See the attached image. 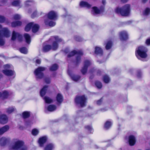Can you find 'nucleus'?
Masks as SVG:
<instances>
[{"label":"nucleus","mask_w":150,"mask_h":150,"mask_svg":"<svg viewBox=\"0 0 150 150\" xmlns=\"http://www.w3.org/2000/svg\"><path fill=\"white\" fill-rule=\"evenodd\" d=\"M131 11L130 5L127 4L121 7H117L115 9V13L122 16H127L129 15Z\"/></svg>","instance_id":"f257e3e1"},{"label":"nucleus","mask_w":150,"mask_h":150,"mask_svg":"<svg viewBox=\"0 0 150 150\" xmlns=\"http://www.w3.org/2000/svg\"><path fill=\"white\" fill-rule=\"evenodd\" d=\"M148 51V50L146 47L143 46H140L135 50L136 56L138 58V57L142 58H146L147 57V52Z\"/></svg>","instance_id":"f03ea898"},{"label":"nucleus","mask_w":150,"mask_h":150,"mask_svg":"<svg viewBox=\"0 0 150 150\" xmlns=\"http://www.w3.org/2000/svg\"><path fill=\"white\" fill-rule=\"evenodd\" d=\"M87 98L84 95L77 96L74 98V102L77 105H79L81 107L86 105Z\"/></svg>","instance_id":"7ed1b4c3"},{"label":"nucleus","mask_w":150,"mask_h":150,"mask_svg":"<svg viewBox=\"0 0 150 150\" xmlns=\"http://www.w3.org/2000/svg\"><path fill=\"white\" fill-rule=\"evenodd\" d=\"M46 68L44 67H39L36 69L34 72L37 79H42L44 77V74L43 71H45Z\"/></svg>","instance_id":"20e7f679"},{"label":"nucleus","mask_w":150,"mask_h":150,"mask_svg":"<svg viewBox=\"0 0 150 150\" xmlns=\"http://www.w3.org/2000/svg\"><path fill=\"white\" fill-rule=\"evenodd\" d=\"M24 142L18 140L15 142L14 144L13 145L12 149L15 150H27L26 147H23Z\"/></svg>","instance_id":"39448f33"},{"label":"nucleus","mask_w":150,"mask_h":150,"mask_svg":"<svg viewBox=\"0 0 150 150\" xmlns=\"http://www.w3.org/2000/svg\"><path fill=\"white\" fill-rule=\"evenodd\" d=\"M51 50L53 51L56 50V40L53 42L52 45L47 44L44 46L42 47V51L45 52H48Z\"/></svg>","instance_id":"423d86ee"},{"label":"nucleus","mask_w":150,"mask_h":150,"mask_svg":"<svg viewBox=\"0 0 150 150\" xmlns=\"http://www.w3.org/2000/svg\"><path fill=\"white\" fill-rule=\"evenodd\" d=\"M102 3L104 6H101L100 8L98 9L96 6H93L92 8L95 14H98L101 13H103L105 11V7L104 5L105 4L106 1L105 0H103Z\"/></svg>","instance_id":"0eeeda50"},{"label":"nucleus","mask_w":150,"mask_h":150,"mask_svg":"<svg viewBox=\"0 0 150 150\" xmlns=\"http://www.w3.org/2000/svg\"><path fill=\"white\" fill-rule=\"evenodd\" d=\"M90 61L86 60L84 62V64L83 67L81 70V72L83 75L85 74L87 72L88 67L91 65Z\"/></svg>","instance_id":"6e6552de"},{"label":"nucleus","mask_w":150,"mask_h":150,"mask_svg":"<svg viewBox=\"0 0 150 150\" xmlns=\"http://www.w3.org/2000/svg\"><path fill=\"white\" fill-rule=\"evenodd\" d=\"M10 33L7 28H3L2 30H0V36L2 37H5L6 38H8L10 36Z\"/></svg>","instance_id":"1a4fd4ad"},{"label":"nucleus","mask_w":150,"mask_h":150,"mask_svg":"<svg viewBox=\"0 0 150 150\" xmlns=\"http://www.w3.org/2000/svg\"><path fill=\"white\" fill-rule=\"evenodd\" d=\"M119 38L120 40L126 41L128 39L127 33L125 31H122L119 33Z\"/></svg>","instance_id":"9d476101"},{"label":"nucleus","mask_w":150,"mask_h":150,"mask_svg":"<svg viewBox=\"0 0 150 150\" xmlns=\"http://www.w3.org/2000/svg\"><path fill=\"white\" fill-rule=\"evenodd\" d=\"M76 54L83 55V53L81 50H79L78 51H76V50H74L69 53L67 55V57L68 58H70L71 57L74 56Z\"/></svg>","instance_id":"9b49d317"},{"label":"nucleus","mask_w":150,"mask_h":150,"mask_svg":"<svg viewBox=\"0 0 150 150\" xmlns=\"http://www.w3.org/2000/svg\"><path fill=\"white\" fill-rule=\"evenodd\" d=\"M10 96L9 92L6 90H4L0 92V98L2 100H4L7 99Z\"/></svg>","instance_id":"f8f14e48"},{"label":"nucleus","mask_w":150,"mask_h":150,"mask_svg":"<svg viewBox=\"0 0 150 150\" xmlns=\"http://www.w3.org/2000/svg\"><path fill=\"white\" fill-rule=\"evenodd\" d=\"M45 17H47V19L52 20L56 17V13L53 11H51L46 14Z\"/></svg>","instance_id":"ddd939ff"},{"label":"nucleus","mask_w":150,"mask_h":150,"mask_svg":"<svg viewBox=\"0 0 150 150\" xmlns=\"http://www.w3.org/2000/svg\"><path fill=\"white\" fill-rule=\"evenodd\" d=\"M47 140V137L46 136L40 137L38 140V143L40 147L44 146V144L46 142Z\"/></svg>","instance_id":"4468645a"},{"label":"nucleus","mask_w":150,"mask_h":150,"mask_svg":"<svg viewBox=\"0 0 150 150\" xmlns=\"http://www.w3.org/2000/svg\"><path fill=\"white\" fill-rule=\"evenodd\" d=\"M68 73L71 79L75 81H79L81 78V76L79 75L72 74L69 70H68Z\"/></svg>","instance_id":"2eb2a0df"},{"label":"nucleus","mask_w":150,"mask_h":150,"mask_svg":"<svg viewBox=\"0 0 150 150\" xmlns=\"http://www.w3.org/2000/svg\"><path fill=\"white\" fill-rule=\"evenodd\" d=\"M128 142L130 146H133L136 142V139L135 136L133 135H130L128 137Z\"/></svg>","instance_id":"dca6fc26"},{"label":"nucleus","mask_w":150,"mask_h":150,"mask_svg":"<svg viewBox=\"0 0 150 150\" xmlns=\"http://www.w3.org/2000/svg\"><path fill=\"white\" fill-rule=\"evenodd\" d=\"M3 73L7 76H12L15 74L14 70L10 69H4L2 71Z\"/></svg>","instance_id":"f3484780"},{"label":"nucleus","mask_w":150,"mask_h":150,"mask_svg":"<svg viewBox=\"0 0 150 150\" xmlns=\"http://www.w3.org/2000/svg\"><path fill=\"white\" fill-rule=\"evenodd\" d=\"M94 52L96 54L100 56H103V54L102 49L98 46H96L95 47Z\"/></svg>","instance_id":"a211bd4d"},{"label":"nucleus","mask_w":150,"mask_h":150,"mask_svg":"<svg viewBox=\"0 0 150 150\" xmlns=\"http://www.w3.org/2000/svg\"><path fill=\"white\" fill-rule=\"evenodd\" d=\"M8 118L6 115H0V123L4 124L7 123L8 121Z\"/></svg>","instance_id":"6ab92c4d"},{"label":"nucleus","mask_w":150,"mask_h":150,"mask_svg":"<svg viewBox=\"0 0 150 150\" xmlns=\"http://www.w3.org/2000/svg\"><path fill=\"white\" fill-rule=\"evenodd\" d=\"M64 100L63 96L60 93L57 94V106H59Z\"/></svg>","instance_id":"aec40b11"},{"label":"nucleus","mask_w":150,"mask_h":150,"mask_svg":"<svg viewBox=\"0 0 150 150\" xmlns=\"http://www.w3.org/2000/svg\"><path fill=\"white\" fill-rule=\"evenodd\" d=\"M40 28L39 25L36 23H34L33 22L32 29V32L33 33L37 32L39 30Z\"/></svg>","instance_id":"412c9836"},{"label":"nucleus","mask_w":150,"mask_h":150,"mask_svg":"<svg viewBox=\"0 0 150 150\" xmlns=\"http://www.w3.org/2000/svg\"><path fill=\"white\" fill-rule=\"evenodd\" d=\"M83 55H77L76 57L75 60L74 61V63L75 65L76 66H78L81 61V57Z\"/></svg>","instance_id":"4be33fe9"},{"label":"nucleus","mask_w":150,"mask_h":150,"mask_svg":"<svg viewBox=\"0 0 150 150\" xmlns=\"http://www.w3.org/2000/svg\"><path fill=\"white\" fill-rule=\"evenodd\" d=\"M112 125V123L111 121L108 120L107 121L104 123L103 128L106 130H107L110 129Z\"/></svg>","instance_id":"5701e85b"},{"label":"nucleus","mask_w":150,"mask_h":150,"mask_svg":"<svg viewBox=\"0 0 150 150\" xmlns=\"http://www.w3.org/2000/svg\"><path fill=\"white\" fill-rule=\"evenodd\" d=\"M79 5L81 7H86L88 8H90L91 7V5L90 4L87 2L83 1H81Z\"/></svg>","instance_id":"b1692460"},{"label":"nucleus","mask_w":150,"mask_h":150,"mask_svg":"<svg viewBox=\"0 0 150 150\" xmlns=\"http://www.w3.org/2000/svg\"><path fill=\"white\" fill-rule=\"evenodd\" d=\"M48 88V86L45 85L44 86L43 88L40 90V94L41 96L43 97L46 94L47 89Z\"/></svg>","instance_id":"393cba45"},{"label":"nucleus","mask_w":150,"mask_h":150,"mask_svg":"<svg viewBox=\"0 0 150 150\" xmlns=\"http://www.w3.org/2000/svg\"><path fill=\"white\" fill-rule=\"evenodd\" d=\"M9 129V127L8 125H6L0 128V135L3 134L4 132L8 130Z\"/></svg>","instance_id":"a878e982"},{"label":"nucleus","mask_w":150,"mask_h":150,"mask_svg":"<svg viewBox=\"0 0 150 150\" xmlns=\"http://www.w3.org/2000/svg\"><path fill=\"white\" fill-rule=\"evenodd\" d=\"M44 23L46 25L51 27L54 26L55 25V22L52 21H49L48 19H45L44 20Z\"/></svg>","instance_id":"bb28decb"},{"label":"nucleus","mask_w":150,"mask_h":150,"mask_svg":"<svg viewBox=\"0 0 150 150\" xmlns=\"http://www.w3.org/2000/svg\"><path fill=\"white\" fill-rule=\"evenodd\" d=\"M22 25V22L18 21L12 22L11 23V26L13 28H15L17 26H21Z\"/></svg>","instance_id":"cd10ccee"},{"label":"nucleus","mask_w":150,"mask_h":150,"mask_svg":"<svg viewBox=\"0 0 150 150\" xmlns=\"http://www.w3.org/2000/svg\"><path fill=\"white\" fill-rule=\"evenodd\" d=\"M33 23V22H31L28 23L25 28V30L27 32L29 31L31 29H32V27Z\"/></svg>","instance_id":"c85d7f7f"},{"label":"nucleus","mask_w":150,"mask_h":150,"mask_svg":"<svg viewBox=\"0 0 150 150\" xmlns=\"http://www.w3.org/2000/svg\"><path fill=\"white\" fill-rule=\"evenodd\" d=\"M112 42L111 40L108 41L106 44L105 48L106 50H110L112 48Z\"/></svg>","instance_id":"c756f323"},{"label":"nucleus","mask_w":150,"mask_h":150,"mask_svg":"<svg viewBox=\"0 0 150 150\" xmlns=\"http://www.w3.org/2000/svg\"><path fill=\"white\" fill-rule=\"evenodd\" d=\"M24 37L26 42L28 44H30L31 42V37L30 35L28 33H25L24 34Z\"/></svg>","instance_id":"7c9ffc66"},{"label":"nucleus","mask_w":150,"mask_h":150,"mask_svg":"<svg viewBox=\"0 0 150 150\" xmlns=\"http://www.w3.org/2000/svg\"><path fill=\"white\" fill-rule=\"evenodd\" d=\"M30 115V112L28 111H25L23 112L22 113V117L23 119H26L29 117Z\"/></svg>","instance_id":"2f4dec72"},{"label":"nucleus","mask_w":150,"mask_h":150,"mask_svg":"<svg viewBox=\"0 0 150 150\" xmlns=\"http://www.w3.org/2000/svg\"><path fill=\"white\" fill-rule=\"evenodd\" d=\"M8 140L5 137H2L0 139V144L1 146L5 145L8 142Z\"/></svg>","instance_id":"473e14b6"},{"label":"nucleus","mask_w":150,"mask_h":150,"mask_svg":"<svg viewBox=\"0 0 150 150\" xmlns=\"http://www.w3.org/2000/svg\"><path fill=\"white\" fill-rule=\"evenodd\" d=\"M56 108V106L55 105H50L47 106V110L49 111L52 112L55 110Z\"/></svg>","instance_id":"72a5a7b5"},{"label":"nucleus","mask_w":150,"mask_h":150,"mask_svg":"<svg viewBox=\"0 0 150 150\" xmlns=\"http://www.w3.org/2000/svg\"><path fill=\"white\" fill-rule=\"evenodd\" d=\"M54 145L51 143L47 144L45 146L44 150H52L54 148Z\"/></svg>","instance_id":"f704fd0d"},{"label":"nucleus","mask_w":150,"mask_h":150,"mask_svg":"<svg viewBox=\"0 0 150 150\" xmlns=\"http://www.w3.org/2000/svg\"><path fill=\"white\" fill-rule=\"evenodd\" d=\"M44 99L45 103L48 104H50L52 103L53 100L52 99L50 98L49 97L47 96H45L44 98Z\"/></svg>","instance_id":"c9c22d12"},{"label":"nucleus","mask_w":150,"mask_h":150,"mask_svg":"<svg viewBox=\"0 0 150 150\" xmlns=\"http://www.w3.org/2000/svg\"><path fill=\"white\" fill-rule=\"evenodd\" d=\"M19 51L22 53L26 54L28 53V49L25 47H23L19 48Z\"/></svg>","instance_id":"e433bc0d"},{"label":"nucleus","mask_w":150,"mask_h":150,"mask_svg":"<svg viewBox=\"0 0 150 150\" xmlns=\"http://www.w3.org/2000/svg\"><path fill=\"white\" fill-rule=\"evenodd\" d=\"M39 130L36 128L33 129L31 132L32 134L34 136L37 135L39 133Z\"/></svg>","instance_id":"4c0bfd02"},{"label":"nucleus","mask_w":150,"mask_h":150,"mask_svg":"<svg viewBox=\"0 0 150 150\" xmlns=\"http://www.w3.org/2000/svg\"><path fill=\"white\" fill-rule=\"evenodd\" d=\"M103 81L105 83H108L110 81V79L108 76L106 75L103 76Z\"/></svg>","instance_id":"58836bf2"},{"label":"nucleus","mask_w":150,"mask_h":150,"mask_svg":"<svg viewBox=\"0 0 150 150\" xmlns=\"http://www.w3.org/2000/svg\"><path fill=\"white\" fill-rule=\"evenodd\" d=\"M20 2L18 0H15L11 3L12 6H20Z\"/></svg>","instance_id":"ea45409f"},{"label":"nucleus","mask_w":150,"mask_h":150,"mask_svg":"<svg viewBox=\"0 0 150 150\" xmlns=\"http://www.w3.org/2000/svg\"><path fill=\"white\" fill-rule=\"evenodd\" d=\"M95 83L96 86L98 88L100 89L102 88V84L100 81H95Z\"/></svg>","instance_id":"a19ab883"},{"label":"nucleus","mask_w":150,"mask_h":150,"mask_svg":"<svg viewBox=\"0 0 150 150\" xmlns=\"http://www.w3.org/2000/svg\"><path fill=\"white\" fill-rule=\"evenodd\" d=\"M18 33H16L14 31H13L11 38L12 40L14 41L16 40L17 37Z\"/></svg>","instance_id":"79ce46f5"},{"label":"nucleus","mask_w":150,"mask_h":150,"mask_svg":"<svg viewBox=\"0 0 150 150\" xmlns=\"http://www.w3.org/2000/svg\"><path fill=\"white\" fill-rule=\"evenodd\" d=\"M49 70L51 71L56 70V63H55L51 66L49 68Z\"/></svg>","instance_id":"37998d69"},{"label":"nucleus","mask_w":150,"mask_h":150,"mask_svg":"<svg viewBox=\"0 0 150 150\" xmlns=\"http://www.w3.org/2000/svg\"><path fill=\"white\" fill-rule=\"evenodd\" d=\"M60 43H63V40L62 38H59L58 36H57V49L58 47V44Z\"/></svg>","instance_id":"c03bdc74"},{"label":"nucleus","mask_w":150,"mask_h":150,"mask_svg":"<svg viewBox=\"0 0 150 150\" xmlns=\"http://www.w3.org/2000/svg\"><path fill=\"white\" fill-rule=\"evenodd\" d=\"M14 108H9L7 109V112L8 114H11L14 111Z\"/></svg>","instance_id":"a18cd8bd"},{"label":"nucleus","mask_w":150,"mask_h":150,"mask_svg":"<svg viewBox=\"0 0 150 150\" xmlns=\"http://www.w3.org/2000/svg\"><path fill=\"white\" fill-rule=\"evenodd\" d=\"M3 37L0 36V45L3 46L5 44V41L3 39Z\"/></svg>","instance_id":"49530a36"},{"label":"nucleus","mask_w":150,"mask_h":150,"mask_svg":"<svg viewBox=\"0 0 150 150\" xmlns=\"http://www.w3.org/2000/svg\"><path fill=\"white\" fill-rule=\"evenodd\" d=\"M13 18L15 20H18L20 19L21 17L19 15L16 14L14 16Z\"/></svg>","instance_id":"de8ad7c7"},{"label":"nucleus","mask_w":150,"mask_h":150,"mask_svg":"<svg viewBox=\"0 0 150 150\" xmlns=\"http://www.w3.org/2000/svg\"><path fill=\"white\" fill-rule=\"evenodd\" d=\"M85 128L87 129L89 131L91 132L92 130V128L91 126L89 125H86L85 126Z\"/></svg>","instance_id":"09e8293b"},{"label":"nucleus","mask_w":150,"mask_h":150,"mask_svg":"<svg viewBox=\"0 0 150 150\" xmlns=\"http://www.w3.org/2000/svg\"><path fill=\"white\" fill-rule=\"evenodd\" d=\"M150 9L149 8H146L144 11V14L145 15H149L150 13Z\"/></svg>","instance_id":"8fccbe9b"},{"label":"nucleus","mask_w":150,"mask_h":150,"mask_svg":"<svg viewBox=\"0 0 150 150\" xmlns=\"http://www.w3.org/2000/svg\"><path fill=\"white\" fill-rule=\"evenodd\" d=\"M45 82L47 84H49L50 83V79L48 77H46L45 79Z\"/></svg>","instance_id":"3c124183"},{"label":"nucleus","mask_w":150,"mask_h":150,"mask_svg":"<svg viewBox=\"0 0 150 150\" xmlns=\"http://www.w3.org/2000/svg\"><path fill=\"white\" fill-rule=\"evenodd\" d=\"M5 17L2 16H0V23H3L5 22Z\"/></svg>","instance_id":"603ef678"},{"label":"nucleus","mask_w":150,"mask_h":150,"mask_svg":"<svg viewBox=\"0 0 150 150\" xmlns=\"http://www.w3.org/2000/svg\"><path fill=\"white\" fill-rule=\"evenodd\" d=\"M4 67L5 69H8L11 68V66L9 64H6L4 65Z\"/></svg>","instance_id":"864d4df0"},{"label":"nucleus","mask_w":150,"mask_h":150,"mask_svg":"<svg viewBox=\"0 0 150 150\" xmlns=\"http://www.w3.org/2000/svg\"><path fill=\"white\" fill-rule=\"evenodd\" d=\"M75 39L76 41L78 42H81L82 41V38L79 36H76Z\"/></svg>","instance_id":"5fc2aeb1"},{"label":"nucleus","mask_w":150,"mask_h":150,"mask_svg":"<svg viewBox=\"0 0 150 150\" xmlns=\"http://www.w3.org/2000/svg\"><path fill=\"white\" fill-rule=\"evenodd\" d=\"M17 38H18V40L19 41H21L22 40V36L21 35H20L19 33L18 34Z\"/></svg>","instance_id":"6e6d98bb"},{"label":"nucleus","mask_w":150,"mask_h":150,"mask_svg":"<svg viewBox=\"0 0 150 150\" xmlns=\"http://www.w3.org/2000/svg\"><path fill=\"white\" fill-rule=\"evenodd\" d=\"M37 15V12L36 11H34L31 15V17L32 18H34Z\"/></svg>","instance_id":"4d7b16f0"},{"label":"nucleus","mask_w":150,"mask_h":150,"mask_svg":"<svg viewBox=\"0 0 150 150\" xmlns=\"http://www.w3.org/2000/svg\"><path fill=\"white\" fill-rule=\"evenodd\" d=\"M145 43L147 46L150 45V38L147 39L146 40Z\"/></svg>","instance_id":"13d9d810"},{"label":"nucleus","mask_w":150,"mask_h":150,"mask_svg":"<svg viewBox=\"0 0 150 150\" xmlns=\"http://www.w3.org/2000/svg\"><path fill=\"white\" fill-rule=\"evenodd\" d=\"M103 98H101L100 99L97 101V104L98 105H100L103 101Z\"/></svg>","instance_id":"bf43d9fd"},{"label":"nucleus","mask_w":150,"mask_h":150,"mask_svg":"<svg viewBox=\"0 0 150 150\" xmlns=\"http://www.w3.org/2000/svg\"><path fill=\"white\" fill-rule=\"evenodd\" d=\"M64 52L65 54H67L69 52L70 50L68 48H66L64 50Z\"/></svg>","instance_id":"052dcab7"},{"label":"nucleus","mask_w":150,"mask_h":150,"mask_svg":"<svg viewBox=\"0 0 150 150\" xmlns=\"http://www.w3.org/2000/svg\"><path fill=\"white\" fill-rule=\"evenodd\" d=\"M97 75L98 76H100L101 75V71L98 70L97 71Z\"/></svg>","instance_id":"680f3d73"},{"label":"nucleus","mask_w":150,"mask_h":150,"mask_svg":"<svg viewBox=\"0 0 150 150\" xmlns=\"http://www.w3.org/2000/svg\"><path fill=\"white\" fill-rule=\"evenodd\" d=\"M41 62V61L40 59H37L36 60V63L38 64H40Z\"/></svg>","instance_id":"e2e57ef3"},{"label":"nucleus","mask_w":150,"mask_h":150,"mask_svg":"<svg viewBox=\"0 0 150 150\" xmlns=\"http://www.w3.org/2000/svg\"><path fill=\"white\" fill-rule=\"evenodd\" d=\"M141 71L138 72L137 76L139 77H141Z\"/></svg>","instance_id":"0e129e2a"},{"label":"nucleus","mask_w":150,"mask_h":150,"mask_svg":"<svg viewBox=\"0 0 150 150\" xmlns=\"http://www.w3.org/2000/svg\"><path fill=\"white\" fill-rule=\"evenodd\" d=\"M19 128L21 130H23L24 128V127L23 126L20 125L19 127Z\"/></svg>","instance_id":"69168bd1"},{"label":"nucleus","mask_w":150,"mask_h":150,"mask_svg":"<svg viewBox=\"0 0 150 150\" xmlns=\"http://www.w3.org/2000/svg\"><path fill=\"white\" fill-rule=\"evenodd\" d=\"M128 1V0H121V1L123 3H125L127 2Z\"/></svg>","instance_id":"338daca9"},{"label":"nucleus","mask_w":150,"mask_h":150,"mask_svg":"<svg viewBox=\"0 0 150 150\" xmlns=\"http://www.w3.org/2000/svg\"><path fill=\"white\" fill-rule=\"evenodd\" d=\"M148 0H142V2L144 3H145L147 1H148Z\"/></svg>","instance_id":"774afa93"}]
</instances>
